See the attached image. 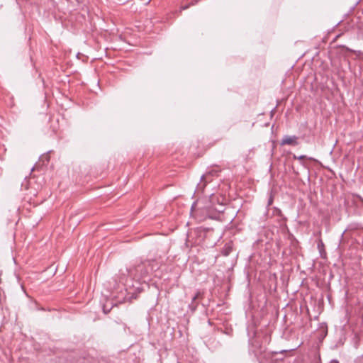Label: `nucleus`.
<instances>
[{
    "mask_svg": "<svg viewBox=\"0 0 363 363\" xmlns=\"http://www.w3.org/2000/svg\"><path fill=\"white\" fill-rule=\"evenodd\" d=\"M187 8H188V6H182V9H187Z\"/></svg>",
    "mask_w": 363,
    "mask_h": 363,
    "instance_id": "obj_10",
    "label": "nucleus"
},
{
    "mask_svg": "<svg viewBox=\"0 0 363 363\" xmlns=\"http://www.w3.org/2000/svg\"><path fill=\"white\" fill-rule=\"evenodd\" d=\"M330 363H338V362H337V361H336V360H332V361L330 362Z\"/></svg>",
    "mask_w": 363,
    "mask_h": 363,
    "instance_id": "obj_9",
    "label": "nucleus"
},
{
    "mask_svg": "<svg viewBox=\"0 0 363 363\" xmlns=\"http://www.w3.org/2000/svg\"><path fill=\"white\" fill-rule=\"evenodd\" d=\"M321 245H323V243H321V245L318 244V247H321Z\"/></svg>",
    "mask_w": 363,
    "mask_h": 363,
    "instance_id": "obj_12",
    "label": "nucleus"
},
{
    "mask_svg": "<svg viewBox=\"0 0 363 363\" xmlns=\"http://www.w3.org/2000/svg\"><path fill=\"white\" fill-rule=\"evenodd\" d=\"M199 292H197L193 297H192V302L189 305V307L191 308H192V310H195V308H196V304H194V302L198 298L199 296Z\"/></svg>",
    "mask_w": 363,
    "mask_h": 363,
    "instance_id": "obj_4",
    "label": "nucleus"
},
{
    "mask_svg": "<svg viewBox=\"0 0 363 363\" xmlns=\"http://www.w3.org/2000/svg\"><path fill=\"white\" fill-rule=\"evenodd\" d=\"M293 157H294V159H297L298 160H302L306 158V155H300V156L297 157L296 155H294Z\"/></svg>",
    "mask_w": 363,
    "mask_h": 363,
    "instance_id": "obj_6",
    "label": "nucleus"
},
{
    "mask_svg": "<svg viewBox=\"0 0 363 363\" xmlns=\"http://www.w3.org/2000/svg\"><path fill=\"white\" fill-rule=\"evenodd\" d=\"M196 206V202H194V203L192 204V206H191V212H193V211L195 210Z\"/></svg>",
    "mask_w": 363,
    "mask_h": 363,
    "instance_id": "obj_7",
    "label": "nucleus"
},
{
    "mask_svg": "<svg viewBox=\"0 0 363 363\" xmlns=\"http://www.w3.org/2000/svg\"><path fill=\"white\" fill-rule=\"evenodd\" d=\"M103 310H104V312L105 313H108V312H109V311H110L109 309H106V307H104V308H103Z\"/></svg>",
    "mask_w": 363,
    "mask_h": 363,
    "instance_id": "obj_8",
    "label": "nucleus"
},
{
    "mask_svg": "<svg viewBox=\"0 0 363 363\" xmlns=\"http://www.w3.org/2000/svg\"><path fill=\"white\" fill-rule=\"evenodd\" d=\"M321 245H323V243H321V245L318 244V247H321Z\"/></svg>",
    "mask_w": 363,
    "mask_h": 363,
    "instance_id": "obj_11",
    "label": "nucleus"
},
{
    "mask_svg": "<svg viewBox=\"0 0 363 363\" xmlns=\"http://www.w3.org/2000/svg\"><path fill=\"white\" fill-rule=\"evenodd\" d=\"M289 145L296 146L298 145V137L296 135H284L281 141V145Z\"/></svg>",
    "mask_w": 363,
    "mask_h": 363,
    "instance_id": "obj_2",
    "label": "nucleus"
},
{
    "mask_svg": "<svg viewBox=\"0 0 363 363\" xmlns=\"http://www.w3.org/2000/svg\"><path fill=\"white\" fill-rule=\"evenodd\" d=\"M231 250H232L231 246L230 245H226L225 247L223 250L224 255L228 256L230 254V252H231Z\"/></svg>",
    "mask_w": 363,
    "mask_h": 363,
    "instance_id": "obj_5",
    "label": "nucleus"
},
{
    "mask_svg": "<svg viewBox=\"0 0 363 363\" xmlns=\"http://www.w3.org/2000/svg\"><path fill=\"white\" fill-rule=\"evenodd\" d=\"M321 245H323V243H321V245L318 244V247H321Z\"/></svg>",
    "mask_w": 363,
    "mask_h": 363,
    "instance_id": "obj_13",
    "label": "nucleus"
},
{
    "mask_svg": "<svg viewBox=\"0 0 363 363\" xmlns=\"http://www.w3.org/2000/svg\"><path fill=\"white\" fill-rule=\"evenodd\" d=\"M207 175H203L201 178V182L197 185L196 191H203L206 182Z\"/></svg>",
    "mask_w": 363,
    "mask_h": 363,
    "instance_id": "obj_3",
    "label": "nucleus"
},
{
    "mask_svg": "<svg viewBox=\"0 0 363 363\" xmlns=\"http://www.w3.org/2000/svg\"><path fill=\"white\" fill-rule=\"evenodd\" d=\"M154 269V262L150 261L142 262L133 266L128 270V274L133 279L146 282L149 280L150 273Z\"/></svg>",
    "mask_w": 363,
    "mask_h": 363,
    "instance_id": "obj_1",
    "label": "nucleus"
}]
</instances>
